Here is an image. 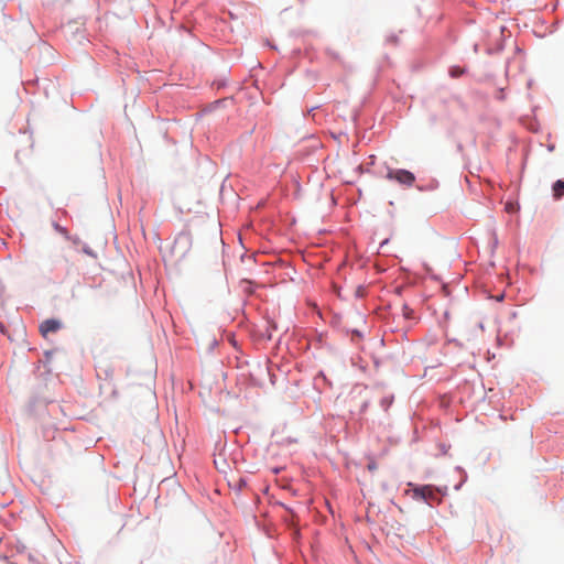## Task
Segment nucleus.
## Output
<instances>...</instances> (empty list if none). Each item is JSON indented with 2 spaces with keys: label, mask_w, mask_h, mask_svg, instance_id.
<instances>
[{
  "label": "nucleus",
  "mask_w": 564,
  "mask_h": 564,
  "mask_svg": "<svg viewBox=\"0 0 564 564\" xmlns=\"http://www.w3.org/2000/svg\"><path fill=\"white\" fill-rule=\"evenodd\" d=\"M387 178L397 181L398 183L406 186L413 185L415 182V176L408 170H389L387 173Z\"/></svg>",
  "instance_id": "f257e3e1"
},
{
  "label": "nucleus",
  "mask_w": 564,
  "mask_h": 564,
  "mask_svg": "<svg viewBox=\"0 0 564 564\" xmlns=\"http://www.w3.org/2000/svg\"><path fill=\"white\" fill-rule=\"evenodd\" d=\"M413 492L415 498H421L427 503L438 501V491L431 485L416 487Z\"/></svg>",
  "instance_id": "f03ea898"
},
{
  "label": "nucleus",
  "mask_w": 564,
  "mask_h": 564,
  "mask_svg": "<svg viewBox=\"0 0 564 564\" xmlns=\"http://www.w3.org/2000/svg\"><path fill=\"white\" fill-rule=\"evenodd\" d=\"M62 327V323L58 319H46L40 326V332L43 337L47 338L48 334L56 333Z\"/></svg>",
  "instance_id": "7ed1b4c3"
},
{
  "label": "nucleus",
  "mask_w": 564,
  "mask_h": 564,
  "mask_svg": "<svg viewBox=\"0 0 564 564\" xmlns=\"http://www.w3.org/2000/svg\"><path fill=\"white\" fill-rule=\"evenodd\" d=\"M52 51V47L47 43H37V54H40L41 57L45 56L44 61L46 63H50L51 57L53 56Z\"/></svg>",
  "instance_id": "20e7f679"
},
{
  "label": "nucleus",
  "mask_w": 564,
  "mask_h": 564,
  "mask_svg": "<svg viewBox=\"0 0 564 564\" xmlns=\"http://www.w3.org/2000/svg\"><path fill=\"white\" fill-rule=\"evenodd\" d=\"M553 195L556 199L564 196V181L558 180L553 184Z\"/></svg>",
  "instance_id": "39448f33"
},
{
  "label": "nucleus",
  "mask_w": 564,
  "mask_h": 564,
  "mask_svg": "<svg viewBox=\"0 0 564 564\" xmlns=\"http://www.w3.org/2000/svg\"><path fill=\"white\" fill-rule=\"evenodd\" d=\"M449 73L452 77H458L464 73V70L459 67H452Z\"/></svg>",
  "instance_id": "423d86ee"
},
{
  "label": "nucleus",
  "mask_w": 564,
  "mask_h": 564,
  "mask_svg": "<svg viewBox=\"0 0 564 564\" xmlns=\"http://www.w3.org/2000/svg\"><path fill=\"white\" fill-rule=\"evenodd\" d=\"M403 310H404V316L410 318L413 314V311L410 310L408 306H404Z\"/></svg>",
  "instance_id": "0eeeda50"
}]
</instances>
